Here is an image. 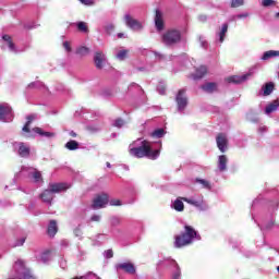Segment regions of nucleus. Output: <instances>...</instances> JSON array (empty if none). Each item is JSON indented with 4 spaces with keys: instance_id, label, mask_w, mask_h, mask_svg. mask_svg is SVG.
Segmentation results:
<instances>
[{
    "instance_id": "bb28decb",
    "label": "nucleus",
    "mask_w": 279,
    "mask_h": 279,
    "mask_svg": "<svg viewBox=\"0 0 279 279\" xmlns=\"http://www.w3.org/2000/svg\"><path fill=\"white\" fill-rule=\"evenodd\" d=\"M90 53V49L88 47L82 46L76 50V54L84 58V56H88Z\"/></svg>"
},
{
    "instance_id": "4c0bfd02",
    "label": "nucleus",
    "mask_w": 279,
    "mask_h": 279,
    "mask_svg": "<svg viewBox=\"0 0 279 279\" xmlns=\"http://www.w3.org/2000/svg\"><path fill=\"white\" fill-rule=\"evenodd\" d=\"M63 48L65 49V51H68V53H71L73 51V48L71 47V41H64Z\"/></svg>"
},
{
    "instance_id": "4d7b16f0",
    "label": "nucleus",
    "mask_w": 279,
    "mask_h": 279,
    "mask_svg": "<svg viewBox=\"0 0 279 279\" xmlns=\"http://www.w3.org/2000/svg\"><path fill=\"white\" fill-rule=\"evenodd\" d=\"M124 34L123 33H119L118 34V38H123Z\"/></svg>"
},
{
    "instance_id": "680f3d73",
    "label": "nucleus",
    "mask_w": 279,
    "mask_h": 279,
    "mask_svg": "<svg viewBox=\"0 0 279 279\" xmlns=\"http://www.w3.org/2000/svg\"><path fill=\"white\" fill-rule=\"evenodd\" d=\"M73 279H84V277H75V278H73Z\"/></svg>"
},
{
    "instance_id": "aec40b11",
    "label": "nucleus",
    "mask_w": 279,
    "mask_h": 279,
    "mask_svg": "<svg viewBox=\"0 0 279 279\" xmlns=\"http://www.w3.org/2000/svg\"><path fill=\"white\" fill-rule=\"evenodd\" d=\"M33 132H35L36 134H39V136H46L47 138H51L53 136H56V133H51V132H45L43 131V129L40 128H34Z\"/></svg>"
},
{
    "instance_id": "13d9d810",
    "label": "nucleus",
    "mask_w": 279,
    "mask_h": 279,
    "mask_svg": "<svg viewBox=\"0 0 279 279\" xmlns=\"http://www.w3.org/2000/svg\"><path fill=\"white\" fill-rule=\"evenodd\" d=\"M106 165H107L108 169H110V167H112L109 161H107Z\"/></svg>"
},
{
    "instance_id": "c9c22d12",
    "label": "nucleus",
    "mask_w": 279,
    "mask_h": 279,
    "mask_svg": "<svg viewBox=\"0 0 279 279\" xmlns=\"http://www.w3.org/2000/svg\"><path fill=\"white\" fill-rule=\"evenodd\" d=\"M196 182L202 184L204 186V189H210V182H208V181H206L204 179H197Z\"/></svg>"
},
{
    "instance_id": "f257e3e1",
    "label": "nucleus",
    "mask_w": 279,
    "mask_h": 279,
    "mask_svg": "<svg viewBox=\"0 0 279 279\" xmlns=\"http://www.w3.org/2000/svg\"><path fill=\"white\" fill-rule=\"evenodd\" d=\"M151 145V142L144 140L141 142L140 146L131 148L129 154L135 158H148V160H157V158L160 156V148L154 149Z\"/></svg>"
},
{
    "instance_id": "393cba45",
    "label": "nucleus",
    "mask_w": 279,
    "mask_h": 279,
    "mask_svg": "<svg viewBox=\"0 0 279 279\" xmlns=\"http://www.w3.org/2000/svg\"><path fill=\"white\" fill-rule=\"evenodd\" d=\"M183 202H186V204H190L191 206H195L196 208H202V202L201 201H195L187 197H181Z\"/></svg>"
},
{
    "instance_id": "f3484780",
    "label": "nucleus",
    "mask_w": 279,
    "mask_h": 279,
    "mask_svg": "<svg viewBox=\"0 0 279 279\" xmlns=\"http://www.w3.org/2000/svg\"><path fill=\"white\" fill-rule=\"evenodd\" d=\"M47 234L50 235L51 238L58 234V222L56 220H50L47 229Z\"/></svg>"
},
{
    "instance_id": "5701e85b",
    "label": "nucleus",
    "mask_w": 279,
    "mask_h": 279,
    "mask_svg": "<svg viewBox=\"0 0 279 279\" xmlns=\"http://www.w3.org/2000/svg\"><path fill=\"white\" fill-rule=\"evenodd\" d=\"M184 201L182 198H177L173 203V208L177 213H182L184 210Z\"/></svg>"
},
{
    "instance_id": "ddd939ff",
    "label": "nucleus",
    "mask_w": 279,
    "mask_h": 279,
    "mask_svg": "<svg viewBox=\"0 0 279 279\" xmlns=\"http://www.w3.org/2000/svg\"><path fill=\"white\" fill-rule=\"evenodd\" d=\"M202 90H204L205 93H217L219 85H217V83L215 82H209V83H205L204 85L201 86Z\"/></svg>"
},
{
    "instance_id": "5fc2aeb1",
    "label": "nucleus",
    "mask_w": 279,
    "mask_h": 279,
    "mask_svg": "<svg viewBox=\"0 0 279 279\" xmlns=\"http://www.w3.org/2000/svg\"><path fill=\"white\" fill-rule=\"evenodd\" d=\"M37 84L38 83H31V84H28V88H36Z\"/></svg>"
},
{
    "instance_id": "58836bf2",
    "label": "nucleus",
    "mask_w": 279,
    "mask_h": 279,
    "mask_svg": "<svg viewBox=\"0 0 279 279\" xmlns=\"http://www.w3.org/2000/svg\"><path fill=\"white\" fill-rule=\"evenodd\" d=\"M123 125H125V121H123V119L119 118L116 120L114 122L116 128H123Z\"/></svg>"
},
{
    "instance_id": "2f4dec72",
    "label": "nucleus",
    "mask_w": 279,
    "mask_h": 279,
    "mask_svg": "<svg viewBox=\"0 0 279 279\" xmlns=\"http://www.w3.org/2000/svg\"><path fill=\"white\" fill-rule=\"evenodd\" d=\"M128 53H130L129 50H120L118 53H117V58L118 60H125V58H128Z\"/></svg>"
},
{
    "instance_id": "72a5a7b5",
    "label": "nucleus",
    "mask_w": 279,
    "mask_h": 279,
    "mask_svg": "<svg viewBox=\"0 0 279 279\" xmlns=\"http://www.w3.org/2000/svg\"><path fill=\"white\" fill-rule=\"evenodd\" d=\"M33 179L35 182H43V173H40V171H35L33 173Z\"/></svg>"
},
{
    "instance_id": "39448f33",
    "label": "nucleus",
    "mask_w": 279,
    "mask_h": 279,
    "mask_svg": "<svg viewBox=\"0 0 279 279\" xmlns=\"http://www.w3.org/2000/svg\"><path fill=\"white\" fill-rule=\"evenodd\" d=\"M178 110H185L186 106H189V98H186V89H180L175 97Z\"/></svg>"
},
{
    "instance_id": "864d4df0",
    "label": "nucleus",
    "mask_w": 279,
    "mask_h": 279,
    "mask_svg": "<svg viewBox=\"0 0 279 279\" xmlns=\"http://www.w3.org/2000/svg\"><path fill=\"white\" fill-rule=\"evenodd\" d=\"M70 136H72V138H76L77 137V133H75V131H71L70 132Z\"/></svg>"
},
{
    "instance_id": "9b49d317",
    "label": "nucleus",
    "mask_w": 279,
    "mask_h": 279,
    "mask_svg": "<svg viewBox=\"0 0 279 279\" xmlns=\"http://www.w3.org/2000/svg\"><path fill=\"white\" fill-rule=\"evenodd\" d=\"M105 60H106V56L104 54V52L101 51L96 52L94 57L96 69H99V70L104 69Z\"/></svg>"
},
{
    "instance_id": "412c9836",
    "label": "nucleus",
    "mask_w": 279,
    "mask_h": 279,
    "mask_svg": "<svg viewBox=\"0 0 279 279\" xmlns=\"http://www.w3.org/2000/svg\"><path fill=\"white\" fill-rule=\"evenodd\" d=\"M65 149H69L70 151H75V149H80V143L75 140H71L65 144Z\"/></svg>"
},
{
    "instance_id": "603ef678",
    "label": "nucleus",
    "mask_w": 279,
    "mask_h": 279,
    "mask_svg": "<svg viewBox=\"0 0 279 279\" xmlns=\"http://www.w3.org/2000/svg\"><path fill=\"white\" fill-rule=\"evenodd\" d=\"M25 238H22L17 243L16 245H24L25 244Z\"/></svg>"
},
{
    "instance_id": "dca6fc26",
    "label": "nucleus",
    "mask_w": 279,
    "mask_h": 279,
    "mask_svg": "<svg viewBox=\"0 0 279 279\" xmlns=\"http://www.w3.org/2000/svg\"><path fill=\"white\" fill-rule=\"evenodd\" d=\"M218 169L221 172L228 170V157L226 155H220L218 157Z\"/></svg>"
},
{
    "instance_id": "7c9ffc66",
    "label": "nucleus",
    "mask_w": 279,
    "mask_h": 279,
    "mask_svg": "<svg viewBox=\"0 0 279 279\" xmlns=\"http://www.w3.org/2000/svg\"><path fill=\"white\" fill-rule=\"evenodd\" d=\"M77 29L78 32H83V34H88V25L86 24V22H78Z\"/></svg>"
},
{
    "instance_id": "4468645a",
    "label": "nucleus",
    "mask_w": 279,
    "mask_h": 279,
    "mask_svg": "<svg viewBox=\"0 0 279 279\" xmlns=\"http://www.w3.org/2000/svg\"><path fill=\"white\" fill-rule=\"evenodd\" d=\"M40 199L45 202V204H51L53 202V192L51 189L45 190L40 195Z\"/></svg>"
},
{
    "instance_id": "3c124183",
    "label": "nucleus",
    "mask_w": 279,
    "mask_h": 279,
    "mask_svg": "<svg viewBox=\"0 0 279 279\" xmlns=\"http://www.w3.org/2000/svg\"><path fill=\"white\" fill-rule=\"evenodd\" d=\"M247 16H250V14L244 13V14L236 15L235 19H247Z\"/></svg>"
},
{
    "instance_id": "e433bc0d",
    "label": "nucleus",
    "mask_w": 279,
    "mask_h": 279,
    "mask_svg": "<svg viewBox=\"0 0 279 279\" xmlns=\"http://www.w3.org/2000/svg\"><path fill=\"white\" fill-rule=\"evenodd\" d=\"M105 32L110 36V34L114 32V25L108 24L107 26H105Z\"/></svg>"
},
{
    "instance_id": "9d476101",
    "label": "nucleus",
    "mask_w": 279,
    "mask_h": 279,
    "mask_svg": "<svg viewBox=\"0 0 279 279\" xmlns=\"http://www.w3.org/2000/svg\"><path fill=\"white\" fill-rule=\"evenodd\" d=\"M248 77H252L251 72H248L242 76H239V75L229 76V77H227V82L229 84H243V82H246V80H248Z\"/></svg>"
},
{
    "instance_id": "20e7f679",
    "label": "nucleus",
    "mask_w": 279,
    "mask_h": 279,
    "mask_svg": "<svg viewBox=\"0 0 279 279\" xmlns=\"http://www.w3.org/2000/svg\"><path fill=\"white\" fill-rule=\"evenodd\" d=\"M108 202H110V196H108L107 193H102L94 198L92 208L94 210H98V208H106V206H108Z\"/></svg>"
},
{
    "instance_id": "473e14b6",
    "label": "nucleus",
    "mask_w": 279,
    "mask_h": 279,
    "mask_svg": "<svg viewBox=\"0 0 279 279\" xmlns=\"http://www.w3.org/2000/svg\"><path fill=\"white\" fill-rule=\"evenodd\" d=\"M262 5L264 8H269L271 5H276V0H262Z\"/></svg>"
},
{
    "instance_id": "f03ea898",
    "label": "nucleus",
    "mask_w": 279,
    "mask_h": 279,
    "mask_svg": "<svg viewBox=\"0 0 279 279\" xmlns=\"http://www.w3.org/2000/svg\"><path fill=\"white\" fill-rule=\"evenodd\" d=\"M195 239H202V236L197 234V231L195 230V228H193L192 226L185 225L184 232L174 236V247L180 250L182 247H186V245H192Z\"/></svg>"
},
{
    "instance_id": "4be33fe9",
    "label": "nucleus",
    "mask_w": 279,
    "mask_h": 279,
    "mask_svg": "<svg viewBox=\"0 0 279 279\" xmlns=\"http://www.w3.org/2000/svg\"><path fill=\"white\" fill-rule=\"evenodd\" d=\"M275 87L276 85L274 83H266L265 86L263 87L264 97H268V95H271V93H274Z\"/></svg>"
},
{
    "instance_id": "8fccbe9b",
    "label": "nucleus",
    "mask_w": 279,
    "mask_h": 279,
    "mask_svg": "<svg viewBox=\"0 0 279 279\" xmlns=\"http://www.w3.org/2000/svg\"><path fill=\"white\" fill-rule=\"evenodd\" d=\"M90 221H101V216L94 215V216L90 217Z\"/></svg>"
},
{
    "instance_id": "7ed1b4c3",
    "label": "nucleus",
    "mask_w": 279,
    "mask_h": 279,
    "mask_svg": "<svg viewBox=\"0 0 279 279\" xmlns=\"http://www.w3.org/2000/svg\"><path fill=\"white\" fill-rule=\"evenodd\" d=\"M161 43H163L166 47H175V45L182 43V32L175 28L166 31L161 36Z\"/></svg>"
},
{
    "instance_id": "f704fd0d",
    "label": "nucleus",
    "mask_w": 279,
    "mask_h": 279,
    "mask_svg": "<svg viewBox=\"0 0 279 279\" xmlns=\"http://www.w3.org/2000/svg\"><path fill=\"white\" fill-rule=\"evenodd\" d=\"M245 0H231V8H241Z\"/></svg>"
},
{
    "instance_id": "b1692460",
    "label": "nucleus",
    "mask_w": 279,
    "mask_h": 279,
    "mask_svg": "<svg viewBox=\"0 0 279 279\" xmlns=\"http://www.w3.org/2000/svg\"><path fill=\"white\" fill-rule=\"evenodd\" d=\"M19 154L22 158H27L29 156V147L25 146V144L21 143L19 148Z\"/></svg>"
},
{
    "instance_id": "ea45409f",
    "label": "nucleus",
    "mask_w": 279,
    "mask_h": 279,
    "mask_svg": "<svg viewBox=\"0 0 279 279\" xmlns=\"http://www.w3.org/2000/svg\"><path fill=\"white\" fill-rule=\"evenodd\" d=\"M113 256H114V252L111 248L105 251L106 258H112Z\"/></svg>"
},
{
    "instance_id": "a878e982",
    "label": "nucleus",
    "mask_w": 279,
    "mask_h": 279,
    "mask_svg": "<svg viewBox=\"0 0 279 279\" xmlns=\"http://www.w3.org/2000/svg\"><path fill=\"white\" fill-rule=\"evenodd\" d=\"M2 39L4 40V43H7L9 49L11 51H14V41H12V37L10 35H3Z\"/></svg>"
},
{
    "instance_id": "c03bdc74",
    "label": "nucleus",
    "mask_w": 279,
    "mask_h": 279,
    "mask_svg": "<svg viewBox=\"0 0 279 279\" xmlns=\"http://www.w3.org/2000/svg\"><path fill=\"white\" fill-rule=\"evenodd\" d=\"M111 226H121V219L117 217L112 218Z\"/></svg>"
},
{
    "instance_id": "a19ab883",
    "label": "nucleus",
    "mask_w": 279,
    "mask_h": 279,
    "mask_svg": "<svg viewBox=\"0 0 279 279\" xmlns=\"http://www.w3.org/2000/svg\"><path fill=\"white\" fill-rule=\"evenodd\" d=\"M49 254H51V251H47L41 255V260H44L45 263H48L49 260Z\"/></svg>"
},
{
    "instance_id": "c85d7f7f",
    "label": "nucleus",
    "mask_w": 279,
    "mask_h": 279,
    "mask_svg": "<svg viewBox=\"0 0 279 279\" xmlns=\"http://www.w3.org/2000/svg\"><path fill=\"white\" fill-rule=\"evenodd\" d=\"M226 34H228V24H222V28L219 33V40L220 43H223L225 38H226Z\"/></svg>"
},
{
    "instance_id": "79ce46f5",
    "label": "nucleus",
    "mask_w": 279,
    "mask_h": 279,
    "mask_svg": "<svg viewBox=\"0 0 279 279\" xmlns=\"http://www.w3.org/2000/svg\"><path fill=\"white\" fill-rule=\"evenodd\" d=\"M83 5H95V0H78Z\"/></svg>"
},
{
    "instance_id": "052dcab7",
    "label": "nucleus",
    "mask_w": 279,
    "mask_h": 279,
    "mask_svg": "<svg viewBox=\"0 0 279 279\" xmlns=\"http://www.w3.org/2000/svg\"><path fill=\"white\" fill-rule=\"evenodd\" d=\"M138 71H145V68H138Z\"/></svg>"
},
{
    "instance_id": "09e8293b",
    "label": "nucleus",
    "mask_w": 279,
    "mask_h": 279,
    "mask_svg": "<svg viewBox=\"0 0 279 279\" xmlns=\"http://www.w3.org/2000/svg\"><path fill=\"white\" fill-rule=\"evenodd\" d=\"M15 265H17L19 267H21L22 269H25V262L22 259H17L15 262Z\"/></svg>"
},
{
    "instance_id": "49530a36",
    "label": "nucleus",
    "mask_w": 279,
    "mask_h": 279,
    "mask_svg": "<svg viewBox=\"0 0 279 279\" xmlns=\"http://www.w3.org/2000/svg\"><path fill=\"white\" fill-rule=\"evenodd\" d=\"M34 119H36V117L34 114L27 116L26 123H28V125H32V122L34 121Z\"/></svg>"
},
{
    "instance_id": "de8ad7c7",
    "label": "nucleus",
    "mask_w": 279,
    "mask_h": 279,
    "mask_svg": "<svg viewBox=\"0 0 279 279\" xmlns=\"http://www.w3.org/2000/svg\"><path fill=\"white\" fill-rule=\"evenodd\" d=\"M110 206H121V199H111Z\"/></svg>"
},
{
    "instance_id": "6e6d98bb",
    "label": "nucleus",
    "mask_w": 279,
    "mask_h": 279,
    "mask_svg": "<svg viewBox=\"0 0 279 279\" xmlns=\"http://www.w3.org/2000/svg\"><path fill=\"white\" fill-rule=\"evenodd\" d=\"M206 19H207L206 15H201V16H199V20H201V21H206Z\"/></svg>"
},
{
    "instance_id": "bf43d9fd",
    "label": "nucleus",
    "mask_w": 279,
    "mask_h": 279,
    "mask_svg": "<svg viewBox=\"0 0 279 279\" xmlns=\"http://www.w3.org/2000/svg\"><path fill=\"white\" fill-rule=\"evenodd\" d=\"M275 19H279V12L275 14Z\"/></svg>"
},
{
    "instance_id": "6e6552de",
    "label": "nucleus",
    "mask_w": 279,
    "mask_h": 279,
    "mask_svg": "<svg viewBox=\"0 0 279 279\" xmlns=\"http://www.w3.org/2000/svg\"><path fill=\"white\" fill-rule=\"evenodd\" d=\"M124 21L128 25V27H130V29H133L134 32L138 31V29H143V24H141V22H138V20L132 17V15L126 14L124 16Z\"/></svg>"
},
{
    "instance_id": "a211bd4d",
    "label": "nucleus",
    "mask_w": 279,
    "mask_h": 279,
    "mask_svg": "<svg viewBox=\"0 0 279 279\" xmlns=\"http://www.w3.org/2000/svg\"><path fill=\"white\" fill-rule=\"evenodd\" d=\"M207 73H208V68H206V65H201V66L196 68L193 78L202 80V77H204V75H206Z\"/></svg>"
},
{
    "instance_id": "423d86ee",
    "label": "nucleus",
    "mask_w": 279,
    "mask_h": 279,
    "mask_svg": "<svg viewBox=\"0 0 279 279\" xmlns=\"http://www.w3.org/2000/svg\"><path fill=\"white\" fill-rule=\"evenodd\" d=\"M216 143L221 154H226V151H228V136H226L225 133H218L216 137Z\"/></svg>"
},
{
    "instance_id": "f8f14e48",
    "label": "nucleus",
    "mask_w": 279,
    "mask_h": 279,
    "mask_svg": "<svg viewBox=\"0 0 279 279\" xmlns=\"http://www.w3.org/2000/svg\"><path fill=\"white\" fill-rule=\"evenodd\" d=\"M117 269L125 271V274H136V268L132 263H122L117 265Z\"/></svg>"
},
{
    "instance_id": "37998d69",
    "label": "nucleus",
    "mask_w": 279,
    "mask_h": 279,
    "mask_svg": "<svg viewBox=\"0 0 279 279\" xmlns=\"http://www.w3.org/2000/svg\"><path fill=\"white\" fill-rule=\"evenodd\" d=\"M31 125H32V124H29V123L26 122V123L24 124L22 131L25 132L26 134H29V133L32 132V130L29 129Z\"/></svg>"
},
{
    "instance_id": "a18cd8bd",
    "label": "nucleus",
    "mask_w": 279,
    "mask_h": 279,
    "mask_svg": "<svg viewBox=\"0 0 279 279\" xmlns=\"http://www.w3.org/2000/svg\"><path fill=\"white\" fill-rule=\"evenodd\" d=\"M82 234H83V232H82V227H76L75 229H74V235L75 236H82Z\"/></svg>"
},
{
    "instance_id": "2eb2a0df",
    "label": "nucleus",
    "mask_w": 279,
    "mask_h": 279,
    "mask_svg": "<svg viewBox=\"0 0 279 279\" xmlns=\"http://www.w3.org/2000/svg\"><path fill=\"white\" fill-rule=\"evenodd\" d=\"M155 25L159 32H161V29H165V21L162 20V13L158 10L156 11L155 15Z\"/></svg>"
},
{
    "instance_id": "c756f323",
    "label": "nucleus",
    "mask_w": 279,
    "mask_h": 279,
    "mask_svg": "<svg viewBox=\"0 0 279 279\" xmlns=\"http://www.w3.org/2000/svg\"><path fill=\"white\" fill-rule=\"evenodd\" d=\"M150 136H151L153 138H162V136H165V129H157V130H155V131L150 134Z\"/></svg>"
},
{
    "instance_id": "6ab92c4d",
    "label": "nucleus",
    "mask_w": 279,
    "mask_h": 279,
    "mask_svg": "<svg viewBox=\"0 0 279 279\" xmlns=\"http://www.w3.org/2000/svg\"><path fill=\"white\" fill-rule=\"evenodd\" d=\"M279 108V100L276 99L272 102L268 104L265 108L266 114H271V112H276Z\"/></svg>"
},
{
    "instance_id": "1a4fd4ad",
    "label": "nucleus",
    "mask_w": 279,
    "mask_h": 279,
    "mask_svg": "<svg viewBox=\"0 0 279 279\" xmlns=\"http://www.w3.org/2000/svg\"><path fill=\"white\" fill-rule=\"evenodd\" d=\"M12 117V107L7 105H0V121L8 123Z\"/></svg>"
},
{
    "instance_id": "cd10ccee",
    "label": "nucleus",
    "mask_w": 279,
    "mask_h": 279,
    "mask_svg": "<svg viewBox=\"0 0 279 279\" xmlns=\"http://www.w3.org/2000/svg\"><path fill=\"white\" fill-rule=\"evenodd\" d=\"M276 56H279V51H275V50L266 51L263 54L262 60H269V58H276Z\"/></svg>"
},
{
    "instance_id": "0eeeda50",
    "label": "nucleus",
    "mask_w": 279,
    "mask_h": 279,
    "mask_svg": "<svg viewBox=\"0 0 279 279\" xmlns=\"http://www.w3.org/2000/svg\"><path fill=\"white\" fill-rule=\"evenodd\" d=\"M48 189L52 191V194L64 193V191H69V189H71V184L64 182L49 183Z\"/></svg>"
}]
</instances>
